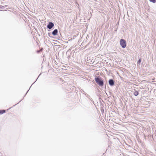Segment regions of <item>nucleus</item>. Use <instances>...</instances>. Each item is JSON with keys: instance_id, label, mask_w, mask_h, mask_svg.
Segmentation results:
<instances>
[{"instance_id": "dca6fc26", "label": "nucleus", "mask_w": 156, "mask_h": 156, "mask_svg": "<svg viewBox=\"0 0 156 156\" xmlns=\"http://www.w3.org/2000/svg\"><path fill=\"white\" fill-rule=\"evenodd\" d=\"M39 76H38V77H37V79H38V78H39Z\"/></svg>"}, {"instance_id": "4468645a", "label": "nucleus", "mask_w": 156, "mask_h": 156, "mask_svg": "<svg viewBox=\"0 0 156 156\" xmlns=\"http://www.w3.org/2000/svg\"><path fill=\"white\" fill-rule=\"evenodd\" d=\"M39 76H38V77H37V79H38V78H39Z\"/></svg>"}, {"instance_id": "5701e85b", "label": "nucleus", "mask_w": 156, "mask_h": 156, "mask_svg": "<svg viewBox=\"0 0 156 156\" xmlns=\"http://www.w3.org/2000/svg\"><path fill=\"white\" fill-rule=\"evenodd\" d=\"M19 102H18V103H17V104H19Z\"/></svg>"}, {"instance_id": "20e7f679", "label": "nucleus", "mask_w": 156, "mask_h": 156, "mask_svg": "<svg viewBox=\"0 0 156 156\" xmlns=\"http://www.w3.org/2000/svg\"><path fill=\"white\" fill-rule=\"evenodd\" d=\"M108 83L110 86H112L114 85V81L112 79L109 80Z\"/></svg>"}, {"instance_id": "9b49d317", "label": "nucleus", "mask_w": 156, "mask_h": 156, "mask_svg": "<svg viewBox=\"0 0 156 156\" xmlns=\"http://www.w3.org/2000/svg\"><path fill=\"white\" fill-rule=\"evenodd\" d=\"M48 35L50 36V34H51V33H48Z\"/></svg>"}, {"instance_id": "f03ea898", "label": "nucleus", "mask_w": 156, "mask_h": 156, "mask_svg": "<svg viewBox=\"0 0 156 156\" xmlns=\"http://www.w3.org/2000/svg\"><path fill=\"white\" fill-rule=\"evenodd\" d=\"M120 45L122 48H124L126 46V42L125 40L122 39L120 40Z\"/></svg>"}, {"instance_id": "b1692460", "label": "nucleus", "mask_w": 156, "mask_h": 156, "mask_svg": "<svg viewBox=\"0 0 156 156\" xmlns=\"http://www.w3.org/2000/svg\"><path fill=\"white\" fill-rule=\"evenodd\" d=\"M16 105H13V106H14L15 105H16Z\"/></svg>"}, {"instance_id": "a878e982", "label": "nucleus", "mask_w": 156, "mask_h": 156, "mask_svg": "<svg viewBox=\"0 0 156 156\" xmlns=\"http://www.w3.org/2000/svg\"><path fill=\"white\" fill-rule=\"evenodd\" d=\"M37 81V80L35 81V82H36Z\"/></svg>"}, {"instance_id": "412c9836", "label": "nucleus", "mask_w": 156, "mask_h": 156, "mask_svg": "<svg viewBox=\"0 0 156 156\" xmlns=\"http://www.w3.org/2000/svg\"><path fill=\"white\" fill-rule=\"evenodd\" d=\"M19 102H18V103H17V104H19Z\"/></svg>"}, {"instance_id": "6ab92c4d", "label": "nucleus", "mask_w": 156, "mask_h": 156, "mask_svg": "<svg viewBox=\"0 0 156 156\" xmlns=\"http://www.w3.org/2000/svg\"><path fill=\"white\" fill-rule=\"evenodd\" d=\"M11 108H9V109H8V110L9 109Z\"/></svg>"}, {"instance_id": "1a4fd4ad", "label": "nucleus", "mask_w": 156, "mask_h": 156, "mask_svg": "<svg viewBox=\"0 0 156 156\" xmlns=\"http://www.w3.org/2000/svg\"><path fill=\"white\" fill-rule=\"evenodd\" d=\"M86 97L87 98H88L90 100L92 101V99L91 98H90V95H87V96H86Z\"/></svg>"}, {"instance_id": "393cba45", "label": "nucleus", "mask_w": 156, "mask_h": 156, "mask_svg": "<svg viewBox=\"0 0 156 156\" xmlns=\"http://www.w3.org/2000/svg\"><path fill=\"white\" fill-rule=\"evenodd\" d=\"M37 81V80L35 81V82H36Z\"/></svg>"}, {"instance_id": "39448f33", "label": "nucleus", "mask_w": 156, "mask_h": 156, "mask_svg": "<svg viewBox=\"0 0 156 156\" xmlns=\"http://www.w3.org/2000/svg\"><path fill=\"white\" fill-rule=\"evenodd\" d=\"M58 32V30L57 29H55L52 32V34L54 35H56Z\"/></svg>"}, {"instance_id": "423d86ee", "label": "nucleus", "mask_w": 156, "mask_h": 156, "mask_svg": "<svg viewBox=\"0 0 156 156\" xmlns=\"http://www.w3.org/2000/svg\"><path fill=\"white\" fill-rule=\"evenodd\" d=\"M5 110H0V114H2L5 112Z\"/></svg>"}, {"instance_id": "f3484780", "label": "nucleus", "mask_w": 156, "mask_h": 156, "mask_svg": "<svg viewBox=\"0 0 156 156\" xmlns=\"http://www.w3.org/2000/svg\"><path fill=\"white\" fill-rule=\"evenodd\" d=\"M39 76H38V77H37V79H38V78H39Z\"/></svg>"}, {"instance_id": "f257e3e1", "label": "nucleus", "mask_w": 156, "mask_h": 156, "mask_svg": "<svg viewBox=\"0 0 156 156\" xmlns=\"http://www.w3.org/2000/svg\"><path fill=\"white\" fill-rule=\"evenodd\" d=\"M95 80L97 84L100 87H102L104 84V81L102 78L100 77H96Z\"/></svg>"}, {"instance_id": "0eeeda50", "label": "nucleus", "mask_w": 156, "mask_h": 156, "mask_svg": "<svg viewBox=\"0 0 156 156\" xmlns=\"http://www.w3.org/2000/svg\"><path fill=\"white\" fill-rule=\"evenodd\" d=\"M133 94L135 96H137L138 95L139 93L137 91L135 90Z\"/></svg>"}, {"instance_id": "aec40b11", "label": "nucleus", "mask_w": 156, "mask_h": 156, "mask_svg": "<svg viewBox=\"0 0 156 156\" xmlns=\"http://www.w3.org/2000/svg\"><path fill=\"white\" fill-rule=\"evenodd\" d=\"M37 52H39V51H37Z\"/></svg>"}, {"instance_id": "6e6552de", "label": "nucleus", "mask_w": 156, "mask_h": 156, "mask_svg": "<svg viewBox=\"0 0 156 156\" xmlns=\"http://www.w3.org/2000/svg\"><path fill=\"white\" fill-rule=\"evenodd\" d=\"M141 62V59L140 58L137 61V64L140 65V62Z\"/></svg>"}, {"instance_id": "bb28decb", "label": "nucleus", "mask_w": 156, "mask_h": 156, "mask_svg": "<svg viewBox=\"0 0 156 156\" xmlns=\"http://www.w3.org/2000/svg\"><path fill=\"white\" fill-rule=\"evenodd\" d=\"M37 81V80L35 81V82H36Z\"/></svg>"}, {"instance_id": "9d476101", "label": "nucleus", "mask_w": 156, "mask_h": 156, "mask_svg": "<svg viewBox=\"0 0 156 156\" xmlns=\"http://www.w3.org/2000/svg\"><path fill=\"white\" fill-rule=\"evenodd\" d=\"M150 1L153 3H155L156 2V0H149Z\"/></svg>"}, {"instance_id": "2eb2a0df", "label": "nucleus", "mask_w": 156, "mask_h": 156, "mask_svg": "<svg viewBox=\"0 0 156 156\" xmlns=\"http://www.w3.org/2000/svg\"><path fill=\"white\" fill-rule=\"evenodd\" d=\"M39 76H38V77H37V79H38V78H39Z\"/></svg>"}, {"instance_id": "ddd939ff", "label": "nucleus", "mask_w": 156, "mask_h": 156, "mask_svg": "<svg viewBox=\"0 0 156 156\" xmlns=\"http://www.w3.org/2000/svg\"><path fill=\"white\" fill-rule=\"evenodd\" d=\"M29 90H28L27 91V92L26 93V95L27 94V92H28V91H29Z\"/></svg>"}, {"instance_id": "f8f14e48", "label": "nucleus", "mask_w": 156, "mask_h": 156, "mask_svg": "<svg viewBox=\"0 0 156 156\" xmlns=\"http://www.w3.org/2000/svg\"><path fill=\"white\" fill-rule=\"evenodd\" d=\"M2 7H3L2 6L0 5V9H2Z\"/></svg>"}, {"instance_id": "a211bd4d", "label": "nucleus", "mask_w": 156, "mask_h": 156, "mask_svg": "<svg viewBox=\"0 0 156 156\" xmlns=\"http://www.w3.org/2000/svg\"><path fill=\"white\" fill-rule=\"evenodd\" d=\"M39 76H38V77H37V79H38V78H39Z\"/></svg>"}, {"instance_id": "4be33fe9", "label": "nucleus", "mask_w": 156, "mask_h": 156, "mask_svg": "<svg viewBox=\"0 0 156 156\" xmlns=\"http://www.w3.org/2000/svg\"><path fill=\"white\" fill-rule=\"evenodd\" d=\"M19 102H18V103H17V104H19Z\"/></svg>"}, {"instance_id": "7ed1b4c3", "label": "nucleus", "mask_w": 156, "mask_h": 156, "mask_svg": "<svg viewBox=\"0 0 156 156\" xmlns=\"http://www.w3.org/2000/svg\"><path fill=\"white\" fill-rule=\"evenodd\" d=\"M54 26V23L51 22H49L47 26V28L49 29H51Z\"/></svg>"}]
</instances>
